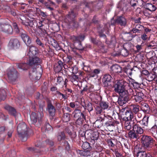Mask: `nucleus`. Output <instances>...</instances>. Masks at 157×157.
<instances>
[{"instance_id": "nucleus-1", "label": "nucleus", "mask_w": 157, "mask_h": 157, "mask_svg": "<svg viewBox=\"0 0 157 157\" xmlns=\"http://www.w3.org/2000/svg\"><path fill=\"white\" fill-rule=\"evenodd\" d=\"M17 130L21 140L22 141H25L28 138V130L26 124L24 122H21L18 125Z\"/></svg>"}, {"instance_id": "nucleus-2", "label": "nucleus", "mask_w": 157, "mask_h": 157, "mask_svg": "<svg viewBox=\"0 0 157 157\" xmlns=\"http://www.w3.org/2000/svg\"><path fill=\"white\" fill-rule=\"evenodd\" d=\"M142 144L148 151H150L154 142L153 139L150 136L142 135L141 138Z\"/></svg>"}, {"instance_id": "nucleus-3", "label": "nucleus", "mask_w": 157, "mask_h": 157, "mask_svg": "<svg viewBox=\"0 0 157 157\" xmlns=\"http://www.w3.org/2000/svg\"><path fill=\"white\" fill-rule=\"evenodd\" d=\"M85 136L86 137H87L93 144H95V141L97 140L99 136L98 132H94L90 129L86 131L85 133Z\"/></svg>"}, {"instance_id": "nucleus-4", "label": "nucleus", "mask_w": 157, "mask_h": 157, "mask_svg": "<svg viewBox=\"0 0 157 157\" xmlns=\"http://www.w3.org/2000/svg\"><path fill=\"white\" fill-rule=\"evenodd\" d=\"M111 25H114L117 23L121 26H125L126 25L127 21L126 19L123 17L120 16L117 18L115 20L113 18L111 21Z\"/></svg>"}, {"instance_id": "nucleus-5", "label": "nucleus", "mask_w": 157, "mask_h": 157, "mask_svg": "<svg viewBox=\"0 0 157 157\" xmlns=\"http://www.w3.org/2000/svg\"><path fill=\"white\" fill-rule=\"evenodd\" d=\"M85 36L84 34H80L79 36H71V39L73 41L76 42L78 43V48L80 50H84V48L82 46L81 43V41L84 40Z\"/></svg>"}, {"instance_id": "nucleus-6", "label": "nucleus", "mask_w": 157, "mask_h": 157, "mask_svg": "<svg viewBox=\"0 0 157 157\" xmlns=\"http://www.w3.org/2000/svg\"><path fill=\"white\" fill-rule=\"evenodd\" d=\"M107 119L105 120L106 121L104 126L106 127L110 131H113L114 128V124L113 122V118L109 115H108Z\"/></svg>"}, {"instance_id": "nucleus-7", "label": "nucleus", "mask_w": 157, "mask_h": 157, "mask_svg": "<svg viewBox=\"0 0 157 157\" xmlns=\"http://www.w3.org/2000/svg\"><path fill=\"white\" fill-rule=\"evenodd\" d=\"M17 71L13 68H9L7 70V75L9 79L13 81L17 76Z\"/></svg>"}, {"instance_id": "nucleus-8", "label": "nucleus", "mask_w": 157, "mask_h": 157, "mask_svg": "<svg viewBox=\"0 0 157 157\" xmlns=\"http://www.w3.org/2000/svg\"><path fill=\"white\" fill-rule=\"evenodd\" d=\"M114 91L119 94L124 92L125 89L123 84L120 82H117L114 85Z\"/></svg>"}, {"instance_id": "nucleus-9", "label": "nucleus", "mask_w": 157, "mask_h": 157, "mask_svg": "<svg viewBox=\"0 0 157 157\" xmlns=\"http://www.w3.org/2000/svg\"><path fill=\"white\" fill-rule=\"evenodd\" d=\"M42 73V70L41 68H33V72L32 74L33 78L36 80H39L40 78Z\"/></svg>"}, {"instance_id": "nucleus-10", "label": "nucleus", "mask_w": 157, "mask_h": 157, "mask_svg": "<svg viewBox=\"0 0 157 157\" xmlns=\"http://www.w3.org/2000/svg\"><path fill=\"white\" fill-rule=\"evenodd\" d=\"M0 31H3L9 34H12L13 29L11 25L0 24Z\"/></svg>"}, {"instance_id": "nucleus-11", "label": "nucleus", "mask_w": 157, "mask_h": 157, "mask_svg": "<svg viewBox=\"0 0 157 157\" xmlns=\"http://www.w3.org/2000/svg\"><path fill=\"white\" fill-rule=\"evenodd\" d=\"M9 47L12 49H16L20 46V43L18 40L16 38L11 39L9 43Z\"/></svg>"}, {"instance_id": "nucleus-12", "label": "nucleus", "mask_w": 157, "mask_h": 157, "mask_svg": "<svg viewBox=\"0 0 157 157\" xmlns=\"http://www.w3.org/2000/svg\"><path fill=\"white\" fill-rule=\"evenodd\" d=\"M119 95L117 102L120 105L122 106L128 101L129 98L127 97L123 93H121Z\"/></svg>"}, {"instance_id": "nucleus-13", "label": "nucleus", "mask_w": 157, "mask_h": 157, "mask_svg": "<svg viewBox=\"0 0 157 157\" xmlns=\"http://www.w3.org/2000/svg\"><path fill=\"white\" fill-rule=\"evenodd\" d=\"M29 65L30 66H33L35 65H38L41 63L42 62L41 59H39L38 57L35 56L29 57Z\"/></svg>"}, {"instance_id": "nucleus-14", "label": "nucleus", "mask_w": 157, "mask_h": 157, "mask_svg": "<svg viewBox=\"0 0 157 157\" xmlns=\"http://www.w3.org/2000/svg\"><path fill=\"white\" fill-rule=\"evenodd\" d=\"M22 31L23 32L21 33V37L27 46H29L31 43V40L26 32L22 30Z\"/></svg>"}, {"instance_id": "nucleus-15", "label": "nucleus", "mask_w": 157, "mask_h": 157, "mask_svg": "<svg viewBox=\"0 0 157 157\" xmlns=\"http://www.w3.org/2000/svg\"><path fill=\"white\" fill-rule=\"evenodd\" d=\"M38 49L35 46H30L29 47V52L27 54L29 57L32 58L34 57L38 53Z\"/></svg>"}, {"instance_id": "nucleus-16", "label": "nucleus", "mask_w": 157, "mask_h": 157, "mask_svg": "<svg viewBox=\"0 0 157 157\" xmlns=\"http://www.w3.org/2000/svg\"><path fill=\"white\" fill-rule=\"evenodd\" d=\"M112 78L111 76L109 74L104 75L103 78V84L104 86L107 87L110 85V82Z\"/></svg>"}, {"instance_id": "nucleus-17", "label": "nucleus", "mask_w": 157, "mask_h": 157, "mask_svg": "<svg viewBox=\"0 0 157 157\" xmlns=\"http://www.w3.org/2000/svg\"><path fill=\"white\" fill-rule=\"evenodd\" d=\"M140 145L138 144L134 147V151H137L136 150L138 149L137 151L136 157H146L147 153L145 151H141L140 149L139 150Z\"/></svg>"}, {"instance_id": "nucleus-18", "label": "nucleus", "mask_w": 157, "mask_h": 157, "mask_svg": "<svg viewBox=\"0 0 157 157\" xmlns=\"http://www.w3.org/2000/svg\"><path fill=\"white\" fill-rule=\"evenodd\" d=\"M125 116L124 118L125 120L130 121L134 119L133 114L130 109L127 110L125 111Z\"/></svg>"}, {"instance_id": "nucleus-19", "label": "nucleus", "mask_w": 157, "mask_h": 157, "mask_svg": "<svg viewBox=\"0 0 157 157\" xmlns=\"http://www.w3.org/2000/svg\"><path fill=\"white\" fill-rule=\"evenodd\" d=\"M110 24L109 23L107 22L105 25L104 27V28L103 30H102L101 29V32L100 31V30L101 29V27L100 26L98 28V32L99 33V36L100 37H103L104 38H105L106 37V36L102 33L104 31H107L108 32L109 30V28H110Z\"/></svg>"}, {"instance_id": "nucleus-20", "label": "nucleus", "mask_w": 157, "mask_h": 157, "mask_svg": "<svg viewBox=\"0 0 157 157\" xmlns=\"http://www.w3.org/2000/svg\"><path fill=\"white\" fill-rule=\"evenodd\" d=\"M144 96V94L142 92H137L136 91V94L134 96V99L136 102H140L143 100Z\"/></svg>"}, {"instance_id": "nucleus-21", "label": "nucleus", "mask_w": 157, "mask_h": 157, "mask_svg": "<svg viewBox=\"0 0 157 157\" xmlns=\"http://www.w3.org/2000/svg\"><path fill=\"white\" fill-rule=\"evenodd\" d=\"M17 18H18L19 21L22 24L26 26L29 25V24L27 21L28 19L23 16L21 15H17Z\"/></svg>"}, {"instance_id": "nucleus-22", "label": "nucleus", "mask_w": 157, "mask_h": 157, "mask_svg": "<svg viewBox=\"0 0 157 157\" xmlns=\"http://www.w3.org/2000/svg\"><path fill=\"white\" fill-rule=\"evenodd\" d=\"M72 114L74 118H79L82 117L84 118L85 116L83 112H81V111L78 109H75L73 112Z\"/></svg>"}, {"instance_id": "nucleus-23", "label": "nucleus", "mask_w": 157, "mask_h": 157, "mask_svg": "<svg viewBox=\"0 0 157 157\" xmlns=\"http://www.w3.org/2000/svg\"><path fill=\"white\" fill-rule=\"evenodd\" d=\"M136 91L135 89H132L130 87H129L127 90L125 89L124 92L123 93L127 97H128L129 95H133L134 96V95L136 94Z\"/></svg>"}, {"instance_id": "nucleus-24", "label": "nucleus", "mask_w": 157, "mask_h": 157, "mask_svg": "<svg viewBox=\"0 0 157 157\" xmlns=\"http://www.w3.org/2000/svg\"><path fill=\"white\" fill-rule=\"evenodd\" d=\"M149 118V117L148 116H145L144 117L142 120L138 121L137 123H140L142 126V128H144L145 127L148 126Z\"/></svg>"}, {"instance_id": "nucleus-25", "label": "nucleus", "mask_w": 157, "mask_h": 157, "mask_svg": "<svg viewBox=\"0 0 157 157\" xmlns=\"http://www.w3.org/2000/svg\"><path fill=\"white\" fill-rule=\"evenodd\" d=\"M133 130L139 136L142 134L144 132L143 129L139 125L137 124H135L134 125L133 127Z\"/></svg>"}, {"instance_id": "nucleus-26", "label": "nucleus", "mask_w": 157, "mask_h": 157, "mask_svg": "<svg viewBox=\"0 0 157 157\" xmlns=\"http://www.w3.org/2000/svg\"><path fill=\"white\" fill-rule=\"evenodd\" d=\"M17 67L22 71H26L29 67V64L26 63H17Z\"/></svg>"}, {"instance_id": "nucleus-27", "label": "nucleus", "mask_w": 157, "mask_h": 157, "mask_svg": "<svg viewBox=\"0 0 157 157\" xmlns=\"http://www.w3.org/2000/svg\"><path fill=\"white\" fill-rule=\"evenodd\" d=\"M141 110L146 114L149 113L150 110L148 105L146 103L141 104Z\"/></svg>"}, {"instance_id": "nucleus-28", "label": "nucleus", "mask_w": 157, "mask_h": 157, "mask_svg": "<svg viewBox=\"0 0 157 157\" xmlns=\"http://www.w3.org/2000/svg\"><path fill=\"white\" fill-rule=\"evenodd\" d=\"M48 110L50 115L52 116H54L55 114L56 109L52 104L51 103L48 104Z\"/></svg>"}, {"instance_id": "nucleus-29", "label": "nucleus", "mask_w": 157, "mask_h": 157, "mask_svg": "<svg viewBox=\"0 0 157 157\" xmlns=\"http://www.w3.org/2000/svg\"><path fill=\"white\" fill-rule=\"evenodd\" d=\"M38 116L34 112H32L30 115V119L32 123L34 124L36 123L37 121V118L38 119L41 120V119L38 118Z\"/></svg>"}, {"instance_id": "nucleus-30", "label": "nucleus", "mask_w": 157, "mask_h": 157, "mask_svg": "<svg viewBox=\"0 0 157 157\" xmlns=\"http://www.w3.org/2000/svg\"><path fill=\"white\" fill-rule=\"evenodd\" d=\"M111 68L114 73H121L122 71L121 68L117 64L112 65Z\"/></svg>"}, {"instance_id": "nucleus-31", "label": "nucleus", "mask_w": 157, "mask_h": 157, "mask_svg": "<svg viewBox=\"0 0 157 157\" xmlns=\"http://www.w3.org/2000/svg\"><path fill=\"white\" fill-rule=\"evenodd\" d=\"M128 136L129 138L132 139H138L140 138L139 136L137 133L135 132L134 131L130 130L128 133Z\"/></svg>"}, {"instance_id": "nucleus-32", "label": "nucleus", "mask_w": 157, "mask_h": 157, "mask_svg": "<svg viewBox=\"0 0 157 157\" xmlns=\"http://www.w3.org/2000/svg\"><path fill=\"white\" fill-rule=\"evenodd\" d=\"M67 69L74 74H76L78 71V67L75 65L68 66Z\"/></svg>"}, {"instance_id": "nucleus-33", "label": "nucleus", "mask_w": 157, "mask_h": 157, "mask_svg": "<svg viewBox=\"0 0 157 157\" xmlns=\"http://www.w3.org/2000/svg\"><path fill=\"white\" fill-rule=\"evenodd\" d=\"M5 108L7 111H8L10 114L13 115L14 116H16V112L14 108L10 106L9 105H6L5 106Z\"/></svg>"}, {"instance_id": "nucleus-34", "label": "nucleus", "mask_w": 157, "mask_h": 157, "mask_svg": "<svg viewBox=\"0 0 157 157\" xmlns=\"http://www.w3.org/2000/svg\"><path fill=\"white\" fill-rule=\"evenodd\" d=\"M146 9L151 12L155 11L157 7L153 4L151 3H148L146 4Z\"/></svg>"}, {"instance_id": "nucleus-35", "label": "nucleus", "mask_w": 157, "mask_h": 157, "mask_svg": "<svg viewBox=\"0 0 157 157\" xmlns=\"http://www.w3.org/2000/svg\"><path fill=\"white\" fill-rule=\"evenodd\" d=\"M130 110L135 114H136L140 110V106L138 105H132L130 106Z\"/></svg>"}, {"instance_id": "nucleus-36", "label": "nucleus", "mask_w": 157, "mask_h": 157, "mask_svg": "<svg viewBox=\"0 0 157 157\" xmlns=\"http://www.w3.org/2000/svg\"><path fill=\"white\" fill-rule=\"evenodd\" d=\"M44 106V105H40L39 107V111L38 113L37 114L38 116V118L41 119L44 117L43 113V108Z\"/></svg>"}, {"instance_id": "nucleus-37", "label": "nucleus", "mask_w": 157, "mask_h": 157, "mask_svg": "<svg viewBox=\"0 0 157 157\" xmlns=\"http://www.w3.org/2000/svg\"><path fill=\"white\" fill-rule=\"evenodd\" d=\"M138 70H139V68L137 67V66H134L131 69H127L126 70L125 72L127 75L131 76L132 74V72L137 71Z\"/></svg>"}, {"instance_id": "nucleus-38", "label": "nucleus", "mask_w": 157, "mask_h": 157, "mask_svg": "<svg viewBox=\"0 0 157 157\" xmlns=\"http://www.w3.org/2000/svg\"><path fill=\"white\" fill-rule=\"evenodd\" d=\"M6 97V91L2 89H0V101L4 100Z\"/></svg>"}, {"instance_id": "nucleus-39", "label": "nucleus", "mask_w": 157, "mask_h": 157, "mask_svg": "<svg viewBox=\"0 0 157 157\" xmlns=\"http://www.w3.org/2000/svg\"><path fill=\"white\" fill-rule=\"evenodd\" d=\"M148 130L154 136H155L157 135V126L156 125H154Z\"/></svg>"}, {"instance_id": "nucleus-40", "label": "nucleus", "mask_w": 157, "mask_h": 157, "mask_svg": "<svg viewBox=\"0 0 157 157\" xmlns=\"http://www.w3.org/2000/svg\"><path fill=\"white\" fill-rule=\"evenodd\" d=\"M129 53V51L123 48L120 52L121 55L124 57L127 56Z\"/></svg>"}, {"instance_id": "nucleus-41", "label": "nucleus", "mask_w": 157, "mask_h": 157, "mask_svg": "<svg viewBox=\"0 0 157 157\" xmlns=\"http://www.w3.org/2000/svg\"><path fill=\"white\" fill-rule=\"evenodd\" d=\"M63 122H67L70 120V114L68 113H65L64 114L63 118Z\"/></svg>"}, {"instance_id": "nucleus-42", "label": "nucleus", "mask_w": 157, "mask_h": 157, "mask_svg": "<svg viewBox=\"0 0 157 157\" xmlns=\"http://www.w3.org/2000/svg\"><path fill=\"white\" fill-rule=\"evenodd\" d=\"M39 36L40 37H44L47 35V33L45 29L42 28L40 29Z\"/></svg>"}, {"instance_id": "nucleus-43", "label": "nucleus", "mask_w": 157, "mask_h": 157, "mask_svg": "<svg viewBox=\"0 0 157 157\" xmlns=\"http://www.w3.org/2000/svg\"><path fill=\"white\" fill-rule=\"evenodd\" d=\"M99 105L103 109H107L108 107V103L104 101L100 102Z\"/></svg>"}, {"instance_id": "nucleus-44", "label": "nucleus", "mask_w": 157, "mask_h": 157, "mask_svg": "<svg viewBox=\"0 0 157 157\" xmlns=\"http://www.w3.org/2000/svg\"><path fill=\"white\" fill-rule=\"evenodd\" d=\"M132 46V43H128L124 44L123 48L129 51L131 49Z\"/></svg>"}, {"instance_id": "nucleus-45", "label": "nucleus", "mask_w": 157, "mask_h": 157, "mask_svg": "<svg viewBox=\"0 0 157 157\" xmlns=\"http://www.w3.org/2000/svg\"><path fill=\"white\" fill-rule=\"evenodd\" d=\"M124 126V128L128 130H130L132 128V126L130 121L125 120Z\"/></svg>"}, {"instance_id": "nucleus-46", "label": "nucleus", "mask_w": 157, "mask_h": 157, "mask_svg": "<svg viewBox=\"0 0 157 157\" xmlns=\"http://www.w3.org/2000/svg\"><path fill=\"white\" fill-rule=\"evenodd\" d=\"M78 77L77 75L74 74L73 75L71 78V81L74 84L76 85L78 83L77 80L78 79Z\"/></svg>"}, {"instance_id": "nucleus-47", "label": "nucleus", "mask_w": 157, "mask_h": 157, "mask_svg": "<svg viewBox=\"0 0 157 157\" xmlns=\"http://www.w3.org/2000/svg\"><path fill=\"white\" fill-rule=\"evenodd\" d=\"M82 148L84 150L89 149L90 147L89 143L87 142H85L83 143Z\"/></svg>"}, {"instance_id": "nucleus-48", "label": "nucleus", "mask_w": 157, "mask_h": 157, "mask_svg": "<svg viewBox=\"0 0 157 157\" xmlns=\"http://www.w3.org/2000/svg\"><path fill=\"white\" fill-rule=\"evenodd\" d=\"M65 138V135L63 132H61L59 133L57 136V139L58 141H60L64 140Z\"/></svg>"}, {"instance_id": "nucleus-49", "label": "nucleus", "mask_w": 157, "mask_h": 157, "mask_svg": "<svg viewBox=\"0 0 157 157\" xmlns=\"http://www.w3.org/2000/svg\"><path fill=\"white\" fill-rule=\"evenodd\" d=\"M155 77V75L153 74H149L146 78V79L149 82L154 80Z\"/></svg>"}, {"instance_id": "nucleus-50", "label": "nucleus", "mask_w": 157, "mask_h": 157, "mask_svg": "<svg viewBox=\"0 0 157 157\" xmlns=\"http://www.w3.org/2000/svg\"><path fill=\"white\" fill-rule=\"evenodd\" d=\"M96 113L97 114H101L104 113L103 109L100 106H97L95 108Z\"/></svg>"}, {"instance_id": "nucleus-51", "label": "nucleus", "mask_w": 157, "mask_h": 157, "mask_svg": "<svg viewBox=\"0 0 157 157\" xmlns=\"http://www.w3.org/2000/svg\"><path fill=\"white\" fill-rule=\"evenodd\" d=\"M44 128L45 131H52L53 129L52 127L48 123H46L45 124Z\"/></svg>"}, {"instance_id": "nucleus-52", "label": "nucleus", "mask_w": 157, "mask_h": 157, "mask_svg": "<svg viewBox=\"0 0 157 157\" xmlns=\"http://www.w3.org/2000/svg\"><path fill=\"white\" fill-rule=\"evenodd\" d=\"M58 64L57 66L61 67L62 69L63 68V67L65 69H67L68 66L65 64L63 65V63L60 60L58 61Z\"/></svg>"}, {"instance_id": "nucleus-53", "label": "nucleus", "mask_w": 157, "mask_h": 157, "mask_svg": "<svg viewBox=\"0 0 157 157\" xmlns=\"http://www.w3.org/2000/svg\"><path fill=\"white\" fill-rule=\"evenodd\" d=\"M103 121H100V120L97 119L95 123L96 126L98 128L101 127L103 125Z\"/></svg>"}, {"instance_id": "nucleus-54", "label": "nucleus", "mask_w": 157, "mask_h": 157, "mask_svg": "<svg viewBox=\"0 0 157 157\" xmlns=\"http://www.w3.org/2000/svg\"><path fill=\"white\" fill-rule=\"evenodd\" d=\"M77 120L76 121V124H77L79 125H81L82 124V121L84 120H86V117L84 116V118H82V117L79 118H77Z\"/></svg>"}, {"instance_id": "nucleus-55", "label": "nucleus", "mask_w": 157, "mask_h": 157, "mask_svg": "<svg viewBox=\"0 0 157 157\" xmlns=\"http://www.w3.org/2000/svg\"><path fill=\"white\" fill-rule=\"evenodd\" d=\"M126 1H127V0H121L119 2V3L120 6L122 7L126 6H127L128 4H129V2H128L127 3L126 2L125 3V2Z\"/></svg>"}, {"instance_id": "nucleus-56", "label": "nucleus", "mask_w": 157, "mask_h": 157, "mask_svg": "<svg viewBox=\"0 0 157 157\" xmlns=\"http://www.w3.org/2000/svg\"><path fill=\"white\" fill-rule=\"evenodd\" d=\"M132 84L133 86L135 89H138V88H139L141 84L140 83L136 82L134 80L132 81Z\"/></svg>"}, {"instance_id": "nucleus-57", "label": "nucleus", "mask_w": 157, "mask_h": 157, "mask_svg": "<svg viewBox=\"0 0 157 157\" xmlns=\"http://www.w3.org/2000/svg\"><path fill=\"white\" fill-rule=\"evenodd\" d=\"M99 117L98 118L99 119H98L99 120H100V121H105L106 119H107V117L108 115H107L105 117L104 113L101 114H99Z\"/></svg>"}, {"instance_id": "nucleus-58", "label": "nucleus", "mask_w": 157, "mask_h": 157, "mask_svg": "<svg viewBox=\"0 0 157 157\" xmlns=\"http://www.w3.org/2000/svg\"><path fill=\"white\" fill-rule=\"evenodd\" d=\"M13 25L14 31L17 33L20 32V30L18 28L17 24L16 22H13Z\"/></svg>"}, {"instance_id": "nucleus-59", "label": "nucleus", "mask_w": 157, "mask_h": 157, "mask_svg": "<svg viewBox=\"0 0 157 157\" xmlns=\"http://www.w3.org/2000/svg\"><path fill=\"white\" fill-rule=\"evenodd\" d=\"M86 108L89 112L92 111L93 109L92 104L90 103H88L86 107Z\"/></svg>"}, {"instance_id": "nucleus-60", "label": "nucleus", "mask_w": 157, "mask_h": 157, "mask_svg": "<svg viewBox=\"0 0 157 157\" xmlns=\"http://www.w3.org/2000/svg\"><path fill=\"white\" fill-rule=\"evenodd\" d=\"M137 29H139L140 31H142L144 28V27L139 24H136L135 25V27Z\"/></svg>"}, {"instance_id": "nucleus-61", "label": "nucleus", "mask_w": 157, "mask_h": 157, "mask_svg": "<svg viewBox=\"0 0 157 157\" xmlns=\"http://www.w3.org/2000/svg\"><path fill=\"white\" fill-rule=\"evenodd\" d=\"M57 82L58 84H63L64 83L63 79L61 77H59L57 78Z\"/></svg>"}, {"instance_id": "nucleus-62", "label": "nucleus", "mask_w": 157, "mask_h": 157, "mask_svg": "<svg viewBox=\"0 0 157 157\" xmlns=\"http://www.w3.org/2000/svg\"><path fill=\"white\" fill-rule=\"evenodd\" d=\"M36 41L37 44L39 46H41L42 47H43L44 46V44L41 42L40 40L38 38H37Z\"/></svg>"}, {"instance_id": "nucleus-63", "label": "nucleus", "mask_w": 157, "mask_h": 157, "mask_svg": "<svg viewBox=\"0 0 157 157\" xmlns=\"http://www.w3.org/2000/svg\"><path fill=\"white\" fill-rule=\"evenodd\" d=\"M141 38L143 40L145 41L147 40V34L144 33L142 34L141 35Z\"/></svg>"}, {"instance_id": "nucleus-64", "label": "nucleus", "mask_w": 157, "mask_h": 157, "mask_svg": "<svg viewBox=\"0 0 157 157\" xmlns=\"http://www.w3.org/2000/svg\"><path fill=\"white\" fill-rule=\"evenodd\" d=\"M75 17V16L74 14V12L72 11L69 14L67 17L68 18H72L73 19V18Z\"/></svg>"}]
</instances>
